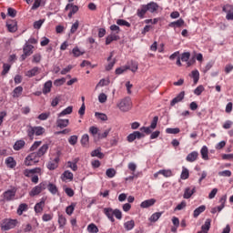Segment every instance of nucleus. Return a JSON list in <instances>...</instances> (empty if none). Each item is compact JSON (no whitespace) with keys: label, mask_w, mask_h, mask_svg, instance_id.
<instances>
[{"label":"nucleus","mask_w":233,"mask_h":233,"mask_svg":"<svg viewBox=\"0 0 233 233\" xmlns=\"http://www.w3.org/2000/svg\"><path fill=\"white\" fill-rule=\"evenodd\" d=\"M49 146L48 144H44L37 152L31 153L25 157V165L26 167H32V161H35V157H43L44 155L48 152Z\"/></svg>","instance_id":"obj_1"},{"label":"nucleus","mask_w":233,"mask_h":233,"mask_svg":"<svg viewBox=\"0 0 233 233\" xmlns=\"http://www.w3.org/2000/svg\"><path fill=\"white\" fill-rule=\"evenodd\" d=\"M15 194H17V187H13L11 189H7L2 195L3 196L2 201H4V203L15 201V199H16Z\"/></svg>","instance_id":"obj_2"},{"label":"nucleus","mask_w":233,"mask_h":233,"mask_svg":"<svg viewBox=\"0 0 233 233\" xmlns=\"http://www.w3.org/2000/svg\"><path fill=\"white\" fill-rule=\"evenodd\" d=\"M117 106L121 112H128L132 108V99L130 96H127L120 100Z\"/></svg>","instance_id":"obj_3"},{"label":"nucleus","mask_w":233,"mask_h":233,"mask_svg":"<svg viewBox=\"0 0 233 233\" xmlns=\"http://www.w3.org/2000/svg\"><path fill=\"white\" fill-rule=\"evenodd\" d=\"M19 221L17 219L5 218L3 220L1 228L2 230H10L12 228H15Z\"/></svg>","instance_id":"obj_4"},{"label":"nucleus","mask_w":233,"mask_h":233,"mask_svg":"<svg viewBox=\"0 0 233 233\" xmlns=\"http://www.w3.org/2000/svg\"><path fill=\"white\" fill-rule=\"evenodd\" d=\"M24 54L21 56V61H25L26 57H30L32 54H34V46L25 43L23 47Z\"/></svg>","instance_id":"obj_5"},{"label":"nucleus","mask_w":233,"mask_h":233,"mask_svg":"<svg viewBox=\"0 0 233 233\" xmlns=\"http://www.w3.org/2000/svg\"><path fill=\"white\" fill-rule=\"evenodd\" d=\"M65 10H66V12H68V10H70L67 16L69 17V19H72V15H74L77 14V12H79V6H77L74 4H67L66 5Z\"/></svg>","instance_id":"obj_6"},{"label":"nucleus","mask_w":233,"mask_h":233,"mask_svg":"<svg viewBox=\"0 0 233 233\" xmlns=\"http://www.w3.org/2000/svg\"><path fill=\"white\" fill-rule=\"evenodd\" d=\"M222 12L227 14L226 19L228 21H233V5H226L222 7Z\"/></svg>","instance_id":"obj_7"},{"label":"nucleus","mask_w":233,"mask_h":233,"mask_svg":"<svg viewBox=\"0 0 233 233\" xmlns=\"http://www.w3.org/2000/svg\"><path fill=\"white\" fill-rule=\"evenodd\" d=\"M142 137H145V134L139 131H134L127 136V141L128 143H133V141H136V139H141Z\"/></svg>","instance_id":"obj_8"},{"label":"nucleus","mask_w":233,"mask_h":233,"mask_svg":"<svg viewBox=\"0 0 233 233\" xmlns=\"http://www.w3.org/2000/svg\"><path fill=\"white\" fill-rule=\"evenodd\" d=\"M185 99V91H181L175 98L170 102V106H175L177 103H181Z\"/></svg>","instance_id":"obj_9"},{"label":"nucleus","mask_w":233,"mask_h":233,"mask_svg":"<svg viewBox=\"0 0 233 233\" xmlns=\"http://www.w3.org/2000/svg\"><path fill=\"white\" fill-rule=\"evenodd\" d=\"M59 167V156L56 157L53 160H50L47 164L48 170H56Z\"/></svg>","instance_id":"obj_10"},{"label":"nucleus","mask_w":233,"mask_h":233,"mask_svg":"<svg viewBox=\"0 0 233 233\" xmlns=\"http://www.w3.org/2000/svg\"><path fill=\"white\" fill-rule=\"evenodd\" d=\"M146 8H147V12H150L151 14H154L155 12H157L159 9V5L156 2H150L146 5Z\"/></svg>","instance_id":"obj_11"},{"label":"nucleus","mask_w":233,"mask_h":233,"mask_svg":"<svg viewBox=\"0 0 233 233\" xmlns=\"http://www.w3.org/2000/svg\"><path fill=\"white\" fill-rule=\"evenodd\" d=\"M156 205V199L155 198H150L147 200H144L140 204L141 208H149V207H154Z\"/></svg>","instance_id":"obj_12"},{"label":"nucleus","mask_w":233,"mask_h":233,"mask_svg":"<svg viewBox=\"0 0 233 233\" xmlns=\"http://www.w3.org/2000/svg\"><path fill=\"white\" fill-rule=\"evenodd\" d=\"M6 26L9 32H17V22L14 20H9L6 23Z\"/></svg>","instance_id":"obj_13"},{"label":"nucleus","mask_w":233,"mask_h":233,"mask_svg":"<svg viewBox=\"0 0 233 233\" xmlns=\"http://www.w3.org/2000/svg\"><path fill=\"white\" fill-rule=\"evenodd\" d=\"M104 214L109 220H111L112 223L116 221V219L114 218V209H112L111 208H105Z\"/></svg>","instance_id":"obj_14"},{"label":"nucleus","mask_w":233,"mask_h":233,"mask_svg":"<svg viewBox=\"0 0 233 233\" xmlns=\"http://www.w3.org/2000/svg\"><path fill=\"white\" fill-rule=\"evenodd\" d=\"M5 165L7 168H15V167L17 166V162L15 161L14 157H8L7 158H5Z\"/></svg>","instance_id":"obj_15"},{"label":"nucleus","mask_w":233,"mask_h":233,"mask_svg":"<svg viewBox=\"0 0 233 233\" xmlns=\"http://www.w3.org/2000/svg\"><path fill=\"white\" fill-rule=\"evenodd\" d=\"M198 156H199V153H198V151H193L187 156L186 160L188 163H194V161L198 159Z\"/></svg>","instance_id":"obj_16"},{"label":"nucleus","mask_w":233,"mask_h":233,"mask_svg":"<svg viewBox=\"0 0 233 233\" xmlns=\"http://www.w3.org/2000/svg\"><path fill=\"white\" fill-rule=\"evenodd\" d=\"M196 193V187H194L192 189L190 187H186L184 191V199H190L192 198V195Z\"/></svg>","instance_id":"obj_17"},{"label":"nucleus","mask_w":233,"mask_h":233,"mask_svg":"<svg viewBox=\"0 0 233 233\" xmlns=\"http://www.w3.org/2000/svg\"><path fill=\"white\" fill-rule=\"evenodd\" d=\"M68 125H70V120L68 119H56V127H58V128H66Z\"/></svg>","instance_id":"obj_18"},{"label":"nucleus","mask_w":233,"mask_h":233,"mask_svg":"<svg viewBox=\"0 0 233 233\" xmlns=\"http://www.w3.org/2000/svg\"><path fill=\"white\" fill-rule=\"evenodd\" d=\"M45 208V198H42V200L35 205V212L36 214H41L43 212V209Z\"/></svg>","instance_id":"obj_19"},{"label":"nucleus","mask_w":233,"mask_h":233,"mask_svg":"<svg viewBox=\"0 0 233 233\" xmlns=\"http://www.w3.org/2000/svg\"><path fill=\"white\" fill-rule=\"evenodd\" d=\"M42 92H43V94H45V96H46V94H50V92H52V80H48L47 82H46L44 84Z\"/></svg>","instance_id":"obj_20"},{"label":"nucleus","mask_w":233,"mask_h":233,"mask_svg":"<svg viewBox=\"0 0 233 233\" xmlns=\"http://www.w3.org/2000/svg\"><path fill=\"white\" fill-rule=\"evenodd\" d=\"M114 41H119V35L116 34H110L109 35L106 36V45H110Z\"/></svg>","instance_id":"obj_21"},{"label":"nucleus","mask_w":233,"mask_h":233,"mask_svg":"<svg viewBox=\"0 0 233 233\" xmlns=\"http://www.w3.org/2000/svg\"><path fill=\"white\" fill-rule=\"evenodd\" d=\"M25 145H26V142H25V140H17L14 144L13 148L17 152L19 150H22V148H25Z\"/></svg>","instance_id":"obj_22"},{"label":"nucleus","mask_w":233,"mask_h":233,"mask_svg":"<svg viewBox=\"0 0 233 233\" xmlns=\"http://www.w3.org/2000/svg\"><path fill=\"white\" fill-rule=\"evenodd\" d=\"M39 74V67L35 66L31 70H28L25 72L26 77H35V76H37Z\"/></svg>","instance_id":"obj_23"},{"label":"nucleus","mask_w":233,"mask_h":233,"mask_svg":"<svg viewBox=\"0 0 233 233\" xmlns=\"http://www.w3.org/2000/svg\"><path fill=\"white\" fill-rule=\"evenodd\" d=\"M205 210H207V207L205 205L199 206L194 210L193 217L198 218L200 214H203V212H205Z\"/></svg>","instance_id":"obj_24"},{"label":"nucleus","mask_w":233,"mask_h":233,"mask_svg":"<svg viewBox=\"0 0 233 233\" xmlns=\"http://www.w3.org/2000/svg\"><path fill=\"white\" fill-rule=\"evenodd\" d=\"M210 223H212V220L210 218H207L204 225L201 226V231L208 233L210 230Z\"/></svg>","instance_id":"obj_25"},{"label":"nucleus","mask_w":233,"mask_h":233,"mask_svg":"<svg viewBox=\"0 0 233 233\" xmlns=\"http://www.w3.org/2000/svg\"><path fill=\"white\" fill-rule=\"evenodd\" d=\"M147 12H148V9L147 8V5H144L141 6V8L137 9V15L138 17H140V19H143V17H145V14H147Z\"/></svg>","instance_id":"obj_26"},{"label":"nucleus","mask_w":233,"mask_h":233,"mask_svg":"<svg viewBox=\"0 0 233 233\" xmlns=\"http://www.w3.org/2000/svg\"><path fill=\"white\" fill-rule=\"evenodd\" d=\"M91 157H98V159H103V157H105V154L101 152V148H97L91 152Z\"/></svg>","instance_id":"obj_27"},{"label":"nucleus","mask_w":233,"mask_h":233,"mask_svg":"<svg viewBox=\"0 0 233 233\" xmlns=\"http://www.w3.org/2000/svg\"><path fill=\"white\" fill-rule=\"evenodd\" d=\"M185 25V20H183L182 18H179L178 20L175 21V22H171L169 24V26L173 27V28H179L180 26H183Z\"/></svg>","instance_id":"obj_28"},{"label":"nucleus","mask_w":233,"mask_h":233,"mask_svg":"<svg viewBox=\"0 0 233 233\" xmlns=\"http://www.w3.org/2000/svg\"><path fill=\"white\" fill-rule=\"evenodd\" d=\"M62 179L63 181H66V179L72 181L74 179V174L69 170H66L62 174Z\"/></svg>","instance_id":"obj_29"},{"label":"nucleus","mask_w":233,"mask_h":233,"mask_svg":"<svg viewBox=\"0 0 233 233\" xmlns=\"http://www.w3.org/2000/svg\"><path fill=\"white\" fill-rule=\"evenodd\" d=\"M200 154L202 156V159L208 161V147H207V146L202 147Z\"/></svg>","instance_id":"obj_30"},{"label":"nucleus","mask_w":233,"mask_h":233,"mask_svg":"<svg viewBox=\"0 0 233 233\" xmlns=\"http://www.w3.org/2000/svg\"><path fill=\"white\" fill-rule=\"evenodd\" d=\"M136 227V222L134 220H128L124 223V228L126 230H132Z\"/></svg>","instance_id":"obj_31"},{"label":"nucleus","mask_w":233,"mask_h":233,"mask_svg":"<svg viewBox=\"0 0 233 233\" xmlns=\"http://www.w3.org/2000/svg\"><path fill=\"white\" fill-rule=\"evenodd\" d=\"M41 188L39 187V186H35V187L32 188V190L29 192V196L31 198H34L35 196H39V194H41Z\"/></svg>","instance_id":"obj_32"},{"label":"nucleus","mask_w":233,"mask_h":233,"mask_svg":"<svg viewBox=\"0 0 233 233\" xmlns=\"http://www.w3.org/2000/svg\"><path fill=\"white\" fill-rule=\"evenodd\" d=\"M47 189L51 194H53V196H56V194H57V192L59 191L57 189V186L52 183H48Z\"/></svg>","instance_id":"obj_33"},{"label":"nucleus","mask_w":233,"mask_h":233,"mask_svg":"<svg viewBox=\"0 0 233 233\" xmlns=\"http://www.w3.org/2000/svg\"><path fill=\"white\" fill-rule=\"evenodd\" d=\"M72 110H74V107L72 106H67L66 109L58 114V117H63V116H68V114H72Z\"/></svg>","instance_id":"obj_34"},{"label":"nucleus","mask_w":233,"mask_h":233,"mask_svg":"<svg viewBox=\"0 0 233 233\" xmlns=\"http://www.w3.org/2000/svg\"><path fill=\"white\" fill-rule=\"evenodd\" d=\"M89 141H90V137H88V134H85L82 136L80 142H81L82 147H88Z\"/></svg>","instance_id":"obj_35"},{"label":"nucleus","mask_w":233,"mask_h":233,"mask_svg":"<svg viewBox=\"0 0 233 233\" xmlns=\"http://www.w3.org/2000/svg\"><path fill=\"white\" fill-rule=\"evenodd\" d=\"M219 202L221 203V205L217 207L218 212H221L225 208V203L227 202V196H223L222 198H220Z\"/></svg>","instance_id":"obj_36"},{"label":"nucleus","mask_w":233,"mask_h":233,"mask_svg":"<svg viewBox=\"0 0 233 233\" xmlns=\"http://www.w3.org/2000/svg\"><path fill=\"white\" fill-rule=\"evenodd\" d=\"M26 132H27V136H28L29 139H31V140L34 139V136H35V127L32 126H28Z\"/></svg>","instance_id":"obj_37"},{"label":"nucleus","mask_w":233,"mask_h":233,"mask_svg":"<svg viewBox=\"0 0 233 233\" xmlns=\"http://www.w3.org/2000/svg\"><path fill=\"white\" fill-rule=\"evenodd\" d=\"M163 212H156L153 215H151V217L149 218V221H151V223H156V221H157V219H159V218H161Z\"/></svg>","instance_id":"obj_38"},{"label":"nucleus","mask_w":233,"mask_h":233,"mask_svg":"<svg viewBox=\"0 0 233 233\" xmlns=\"http://www.w3.org/2000/svg\"><path fill=\"white\" fill-rule=\"evenodd\" d=\"M95 117H96V119H100V121H108V116L105 113L96 112Z\"/></svg>","instance_id":"obj_39"},{"label":"nucleus","mask_w":233,"mask_h":233,"mask_svg":"<svg viewBox=\"0 0 233 233\" xmlns=\"http://www.w3.org/2000/svg\"><path fill=\"white\" fill-rule=\"evenodd\" d=\"M87 232L97 233V232H99V228H97V226H96V224L91 223L87 226Z\"/></svg>","instance_id":"obj_40"},{"label":"nucleus","mask_w":233,"mask_h":233,"mask_svg":"<svg viewBox=\"0 0 233 233\" xmlns=\"http://www.w3.org/2000/svg\"><path fill=\"white\" fill-rule=\"evenodd\" d=\"M58 225L60 228H64L65 225H66V218L63 215H58Z\"/></svg>","instance_id":"obj_41"},{"label":"nucleus","mask_w":233,"mask_h":233,"mask_svg":"<svg viewBox=\"0 0 233 233\" xmlns=\"http://www.w3.org/2000/svg\"><path fill=\"white\" fill-rule=\"evenodd\" d=\"M21 94H23V86H19L14 89L13 97H20Z\"/></svg>","instance_id":"obj_42"},{"label":"nucleus","mask_w":233,"mask_h":233,"mask_svg":"<svg viewBox=\"0 0 233 233\" xmlns=\"http://www.w3.org/2000/svg\"><path fill=\"white\" fill-rule=\"evenodd\" d=\"M25 210H28V205H26V204H20L18 208H17L18 216H22L23 212H25Z\"/></svg>","instance_id":"obj_43"},{"label":"nucleus","mask_w":233,"mask_h":233,"mask_svg":"<svg viewBox=\"0 0 233 233\" xmlns=\"http://www.w3.org/2000/svg\"><path fill=\"white\" fill-rule=\"evenodd\" d=\"M158 174H161L164 177H172V170L170 169H161Z\"/></svg>","instance_id":"obj_44"},{"label":"nucleus","mask_w":233,"mask_h":233,"mask_svg":"<svg viewBox=\"0 0 233 233\" xmlns=\"http://www.w3.org/2000/svg\"><path fill=\"white\" fill-rule=\"evenodd\" d=\"M189 177H190V173L187 167H183L180 175L181 179H188Z\"/></svg>","instance_id":"obj_45"},{"label":"nucleus","mask_w":233,"mask_h":233,"mask_svg":"<svg viewBox=\"0 0 233 233\" xmlns=\"http://www.w3.org/2000/svg\"><path fill=\"white\" fill-rule=\"evenodd\" d=\"M191 77L194 80V84L198 85V81H199V71L194 70L191 72Z\"/></svg>","instance_id":"obj_46"},{"label":"nucleus","mask_w":233,"mask_h":233,"mask_svg":"<svg viewBox=\"0 0 233 233\" xmlns=\"http://www.w3.org/2000/svg\"><path fill=\"white\" fill-rule=\"evenodd\" d=\"M116 25H118V26H127V28H130V26H131V25L128 23V21L124 20V19L116 20Z\"/></svg>","instance_id":"obj_47"},{"label":"nucleus","mask_w":233,"mask_h":233,"mask_svg":"<svg viewBox=\"0 0 233 233\" xmlns=\"http://www.w3.org/2000/svg\"><path fill=\"white\" fill-rule=\"evenodd\" d=\"M35 136H43L45 133V127H34Z\"/></svg>","instance_id":"obj_48"},{"label":"nucleus","mask_w":233,"mask_h":233,"mask_svg":"<svg viewBox=\"0 0 233 233\" xmlns=\"http://www.w3.org/2000/svg\"><path fill=\"white\" fill-rule=\"evenodd\" d=\"M79 28V20H76L71 26L70 34H75L77 32V29Z\"/></svg>","instance_id":"obj_49"},{"label":"nucleus","mask_w":233,"mask_h":233,"mask_svg":"<svg viewBox=\"0 0 233 233\" xmlns=\"http://www.w3.org/2000/svg\"><path fill=\"white\" fill-rule=\"evenodd\" d=\"M72 54H73L74 57H79L80 56H83V54H85V52H82L81 50H79V47H75L72 50Z\"/></svg>","instance_id":"obj_50"},{"label":"nucleus","mask_w":233,"mask_h":233,"mask_svg":"<svg viewBox=\"0 0 233 233\" xmlns=\"http://www.w3.org/2000/svg\"><path fill=\"white\" fill-rule=\"evenodd\" d=\"M75 208H76V205L71 204L66 208V214H67V216H72V214H74Z\"/></svg>","instance_id":"obj_51"},{"label":"nucleus","mask_w":233,"mask_h":233,"mask_svg":"<svg viewBox=\"0 0 233 233\" xmlns=\"http://www.w3.org/2000/svg\"><path fill=\"white\" fill-rule=\"evenodd\" d=\"M130 69V66H126L124 67H118L116 69V74L117 76H121V74H123L124 72H127V70Z\"/></svg>","instance_id":"obj_52"},{"label":"nucleus","mask_w":233,"mask_h":233,"mask_svg":"<svg viewBox=\"0 0 233 233\" xmlns=\"http://www.w3.org/2000/svg\"><path fill=\"white\" fill-rule=\"evenodd\" d=\"M10 68H12V66H10L9 64H4L2 76H6V74H8V72H10Z\"/></svg>","instance_id":"obj_53"},{"label":"nucleus","mask_w":233,"mask_h":233,"mask_svg":"<svg viewBox=\"0 0 233 233\" xmlns=\"http://www.w3.org/2000/svg\"><path fill=\"white\" fill-rule=\"evenodd\" d=\"M108 85H110V80L109 79H101L98 84L96 85L97 86H108Z\"/></svg>","instance_id":"obj_54"},{"label":"nucleus","mask_w":233,"mask_h":233,"mask_svg":"<svg viewBox=\"0 0 233 233\" xmlns=\"http://www.w3.org/2000/svg\"><path fill=\"white\" fill-rule=\"evenodd\" d=\"M218 176L222 177H230V176H232V171L230 170L219 171Z\"/></svg>","instance_id":"obj_55"},{"label":"nucleus","mask_w":233,"mask_h":233,"mask_svg":"<svg viewBox=\"0 0 233 233\" xmlns=\"http://www.w3.org/2000/svg\"><path fill=\"white\" fill-rule=\"evenodd\" d=\"M179 132H181V130L178 127H175V128L168 127L166 129L167 134H179Z\"/></svg>","instance_id":"obj_56"},{"label":"nucleus","mask_w":233,"mask_h":233,"mask_svg":"<svg viewBox=\"0 0 233 233\" xmlns=\"http://www.w3.org/2000/svg\"><path fill=\"white\" fill-rule=\"evenodd\" d=\"M205 91V87L203 86H198L195 90H194V95L195 96H201L203 92Z\"/></svg>","instance_id":"obj_57"},{"label":"nucleus","mask_w":233,"mask_h":233,"mask_svg":"<svg viewBox=\"0 0 233 233\" xmlns=\"http://www.w3.org/2000/svg\"><path fill=\"white\" fill-rule=\"evenodd\" d=\"M69 145H72L73 147L75 145H77V136L73 135L68 138Z\"/></svg>","instance_id":"obj_58"},{"label":"nucleus","mask_w":233,"mask_h":233,"mask_svg":"<svg viewBox=\"0 0 233 233\" xmlns=\"http://www.w3.org/2000/svg\"><path fill=\"white\" fill-rule=\"evenodd\" d=\"M52 219H54V215L53 214H44L42 216V220L45 221V222L52 221Z\"/></svg>","instance_id":"obj_59"},{"label":"nucleus","mask_w":233,"mask_h":233,"mask_svg":"<svg viewBox=\"0 0 233 233\" xmlns=\"http://www.w3.org/2000/svg\"><path fill=\"white\" fill-rule=\"evenodd\" d=\"M106 175L107 176V177H114L116 176V169L114 168H108L106 171Z\"/></svg>","instance_id":"obj_60"},{"label":"nucleus","mask_w":233,"mask_h":233,"mask_svg":"<svg viewBox=\"0 0 233 233\" xmlns=\"http://www.w3.org/2000/svg\"><path fill=\"white\" fill-rule=\"evenodd\" d=\"M7 15H9V17H15V15H17V11L12 7H9L7 9Z\"/></svg>","instance_id":"obj_61"},{"label":"nucleus","mask_w":233,"mask_h":233,"mask_svg":"<svg viewBox=\"0 0 233 233\" xmlns=\"http://www.w3.org/2000/svg\"><path fill=\"white\" fill-rule=\"evenodd\" d=\"M41 59H42V56H41V54L39 53H36L33 56V60L32 62L33 63H41Z\"/></svg>","instance_id":"obj_62"},{"label":"nucleus","mask_w":233,"mask_h":233,"mask_svg":"<svg viewBox=\"0 0 233 233\" xmlns=\"http://www.w3.org/2000/svg\"><path fill=\"white\" fill-rule=\"evenodd\" d=\"M180 59H181V61L187 63V61H188L190 59V53H188V52L183 53L181 55Z\"/></svg>","instance_id":"obj_63"},{"label":"nucleus","mask_w":233,"mask_h":233,"mask_svg":"<svg viewBox=\"0 0 233 233\" xmlns=\"http://www.w3.org/2000/svg\"><path fill=\"white\" fill-rule=\"evenodd\" d=\"M43 23H45L44 19H40L38 21H35L34 23V28H35L36 30H39V28H41V26H43Z\"/></svg>","instance_id":"obj_64"}]
</instances>
